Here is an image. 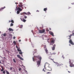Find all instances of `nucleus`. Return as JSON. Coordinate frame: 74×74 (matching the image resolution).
<instances>
[{
    "label": "nucleus",
    "mask_w": 74,
    "mask_h": 74,
    "mask_svg": "<svg viewBox=\"0 0 74 74\" xmlns=\"http://www.w3.org/2000/svg\"><path fill=\"white\" fill-rule=\"evenodd\" d=\"M21 68H20L19 69V71H21Z\"/></svg>",
    "instance_id": "4c0bfd02"
},
{
    "label": "nucleus",
    "mask_w": 74,
    "mask_h": 74,
    "mask_svg": "<svg viewBox=\"0 0 74 74\" xmlns=\"http://www.w3.org/2000/svg\"><path fill=\"white\" fill-rule=\"evenodd\" d=\"M5 8V7L4 6V7L2 8H1L0 9V11H1L2 10L4 9Z\"/></svg>",
    "instance_id": "dca6fc26"
},
{
    "label": "nucleus",
    "mask_w": 74,
    "mask_h": 74,
    "mask_svg": "<svg viewBox=\"0 0 74 74\" xmlns=\"http://www.w3.org/2000/svg\"><path fill=\"white\" fill-rule=\"evenodd\" d=\"M55 54H56V53H52V54H51V55H55Z\"/></svg>",
    "instance_id": "c85d7f7f"
},
{
    "label": "nucleus",
    "mask_w": 74,
    "mask_h": 74,
    "mask_svg": "<svg viewBox=\"0 0 74 74\" xmlns=\"http://www.w3.org/2000/svg\"><path fill=\"white\" fill-rule=\"evenodd\" d=\"M19 54H20V55H22L23 53L22 52L20 51V52H19Z\"/></svg>",
    "instance_id": "a878e982"
},
{
    "label": "nucleus",
    "mask_w": 74,
    "mask_h": 74,
    "mask_svg": "<svg viewBox=\"0 0 74 74\" xmlns=\"http://www.w3.org/2000/svg\"><path fill=\"white\" fill-rule=\"evenodd\" d=\"M51 60H53V59H52V58L50 59Z\"/></svg>",
    "instance_id": "e433bc0d"
},
{
    "label": "nucleus",
    "mask_w": 74,
    "mask_h": 74,
    "mask_svg": "<svg viewBox=\"0 0 74 74\" xmlns=\"http://www.w3.org/2000/svg\"><path fill=\"white\" fill-rule=\"evenodd\" d=\"M4 70V68H2V69L1 70V71H3V70Z\"/></svg>",
    "instance_id": "2f4dec72"
},
{
    "label": "nucleus",
    "mask_w": 74,
    "mask_h": 74,
    "mask_svg": "<svg viewBox=\"0 0 74 74\" xmlns=\"http://www.w3.org/2000/svg\"><path fill=\"white\" fill-rule=\"evenodd\" d=\"M6 36V33H5V34H3V36L4 37H5V36Z\"/></svg>",
    "instance_id": "7c9ffc66"
},
{
    "label": "nucleus",
    "mask_w": 74,
    "mask_h": 74,
    "mask_svg": "<svg viewBox=\"0 0 74 74\" xmlns=\"http://www.w3.org/2000/svg\"><path fill=\"white\" fill-rule=\"evenodd\" d=\"M18 41H19V42H21V40H18Z\"/></svg>",
    "instance_id": "37998d69"
},
{
    "label": "nucleus",
    "mask_w": 74,
    "mask_h": 74,
    "mask_svg": "<svg viewBox=\"0 0 74 74\" xmlns=\"http://www.w3.org/2000/svg\"><path fill=\"white\" fill-rule=\"evenodd\" d=\"M25 15H31V13H30L29 12H28L27 13H25Z\"/></svg>",
    "instance_id": "2eb2a0df"
},
{
    "label": "nucleus",
    "mask_w": 74,
    "mask_h": 74,
    "mask_svg": "<svg viewBox=\"0 0 74 74\" xmlns=\"http://www.w3.org/2000/svg\"><path fill=\"white\" fill-rule=\"evenodd\" d=\"M24 18L25 19H26V18H27V16H24Z\"/></svg>",
    "instance_id": "473e14b6"
},
{
    "label": "nucleus",
    "mask_w": 74,
    "mask_h": 74,
    "mask_svg": "<svg viewBox=\"0 0 74 74\" xmlns=\"http://www.w3.org/2000/svg\"><path fill=\"white\" fill-rule=\"evenodd\" d=\"M20 13V11H19L18 10L17 11V14H19Z\"/></svg>",
    "instance_id": "4be33fe9"
},
{
    "label": "nucleus",
    "mask_w": 74,
    "mask_h": 74,
    "mask_svg": "<svg viewBox=\"0 0 74 74\" xmlns=\"http://www.w3.org/2000/svg\"><path fill=\"white\" fill-rule=\"evenodd\" d=\"M55 47H56V45L54 44L53 45V46L52 47V50L53 51H54L55 50Z\"/></svg>",
    "instance_id": "9d476101"
},
{
    "label": "nucleus",
    "mask_w": 74,
    "mask_h": 74,
    "mask_svg": "<svg viewBox=\"0 0 74 74\" xmlns=\"http://www.w3.org/2000/svg\"><path fill=\"white\" fill-rule=\"evenodd\" d=\"M6 74H10L9 73V72L8 71H7L6 70Z\"/></svg>",
    "instance_id": "5701e85b"
},
{
    "label": "nucleus",
    "mask_w": 74,
    "mask_h": 74,
    "mask_svg": "<svg viewBox=\"0 0 74 74\" xmlns=\"http://www.w3.org/2000/svg\"><path fill=\"white\" fill-rule=\"evenodd\" d=\"M3 74H5V71H3Z\"/></svg>",
    "instance_id": "72a5a7b5"
},
{
    "label": "nucleus",
    "mask_w": 74,
    "mask_h": 74,
    "mask_svg": "<svg viewBox=\"0 0 74 74\" xmlns=\"http://www.w3.org/2000/svg\"><path fill=\"white\" fill-rule=\"evenodd\" d=\"M1 67L2 68V69H3L4 68L3 67V66H1Z\"/></svg>",
    "instance_id": "a19ab883"
},
{
    "label": "nucleus",
    "mask_w": 74,
    "mask_h": 74,
    "mask_svg": "<svg viewBox=\"0 0 74 74\" xmlns=\"http://www.w3.org/2000/svg\"><path fill=\"white\" fill-rule=\"evenodd\" d=\"M36 57L40 60L39 61L38 60L37 62V65H38V67H39L40 65V64L41 63V60L42 58H41V57L39 55L36 56Z\"/></svg>",
    "instance_id": "f03ea898"
},
{
    "label": "nucleus",
    "mask_w": 74,
    "mask_h": 74,
    "mask_svg": "<svg viewBox=\"0 0 74 74\" xmlns=\"http://www.w3.org/2000/svg\"><path fill=\"white\" fill-rule=\"evenodd\" d=\"M70 46H71V45H69Z\"/></svg>",
    "instance_id": "6e6d98bb"
},
{
    "label": "nucleus",
    "mask_w": 74,
    "mask_h": 74,
    "mask_svg": "<svg viewBox=\"0 0 74 74\" xmlns=\"http://www.w3.org/2000/svg\"><path fill=\"white\" fill-rule=\"evenodd\" d=\"M13 43L14 44V45H16V48L17 49H18V46H17V45H16V42H15V41H14Z\"/></svg>",
    "instance_id": "ddd939ff"
},
{
    "label": "nucleus",
    "mask_w": 74,
    "mask_h": 74,
    "mask_svg": "<svg viewBox=\"0 0 74 74\" xmlns=\"http://www.w3.org/2000/svg\"><path fill=\"white\" fill-rule=\"evenodd\" d=\"M15 3L16 4H17V3Z\"/></svg>",
    "instance_id": "5fc2aeb1"
},
{
    "label": "nucleus",
    "mask_w": 74,
    "mask_h": 74,
    "mask_svg": "<svg viewBox=\"0 0 74 74\" xmlns=\"http://www.w3.org/2000/svg\"><path fill=\"white\" fill-rule=\"evenodd\" d=\"M13 60L14 62V63H16V60H15V59H13Z\"/></svg>",
    "instance_id": "b1692460"
},
{
    "label": "nucleus",
    "mask_w": 74,
    "mask_h": 74,
    "mask_svg": "<svg viewBox=\"0 0 74 74\" xmlns=\"http://www.w3.org/2000/svg\"><path fill=\"white\" fill-rule=\"evenodd\" d=\"M73 4H74V3H73Z\"/></svg>",
    "instance_id": "4d7b16f0"
},
{
    "label": "nucleus",
    "mask_w": 74,
    "mask_h": 74,
    "mask_svg": "<svg viewBox=\"0 0 74 74\" xmlns=\"http://www.w3.org/2000/svg\"><path fill=\"white\" fill-rule=\"evenodd\" d=\"M25 13H26V12H24L23 13H21V15H25H25H26V14H25Z\"/></svg>",
    "instance_id": "412c9836"
},
{
    "label": "nucleus",
    "mask_w": 74,
    "mask_h": 74,
    "mask_svg": "<svg viewBox=\"0 0 74 74\" xmlns=\"http://www.w3.org/2000/svg\"><path fill=\"white\" fill-rule=\"evenodd\" d=\"M69 62L70 64V67H73L74 66V65L73 64V63H71V60H69Z\"/></svg>",
    "instance_id": "423d86ee"
},
{
    "label": "nucleus",
    "mask_w": 74,
    "mask_h": 74,
    "mask_svg": "<svg viewBox=\"0 0 74 74\" xmlns=\"http://www.w3.org/2000/svg\"><path fill=\"white\" fill-rule=\"evenodd\" d=\"M13 25H14V24L12 23H11L10 24V26H13Z\"/></svg>",
    "instance_id": "393cba45"
},
{
    "label": "nucleus",
    "mask_w": 74,
    "mask_h": 74,
    "mask_svg": "<svg viewBox=\"0 0 74 74\" xmlns=\"http://www.w3.org/2000/svg\"><path fill=\"white\" fill-rule=\"evenodd\" d=\"M31 32H32V33H33V31L32 30V31H31Z\"/></svg>",
    "instance_id": "09e8293b"
},
{
    "label": "nucleus",
    "mask_w": 74,
    "mask_h": 74,
    "mask_svg": "<svg viewBox=\"0 0 74 74\" xmlns=\"http://www.w3.org/2000/svg\"><path fill=\"white\" fill-rule=\"evenodd\" d=\"M9 23H10V22H11V21H9Z\"/></svg>",
    "instance_id": "c03bdc74"
},
{
    "label": "nucleus",
    "mask_w": 74,
    "mask_h": 74,
    "mask_svg": "<svg viewBox=\"0 0 74 74\" xmlns=\"http://www.w3.org/2000/svg\"><path fill=\"white\" fill-rule=\"evenodd\" d=\"M21 28H22L23 27V25H21L20 26Z\"/></svg>",
    "instance_id": "c9c22d12"
},
{
    "label": "nucleus",
    "mask_w": 74,
    "mask_h": 74,
    "mask_svg": "<svg viewBox=\"0 0 74 74\" xmlns=\"http://www.w3.org/2000/svg\"><path fill=\"white\" fill-rule=\"evenodd\" d=\"M68 72L69 73H71L70 71H68Z\"/></svg>",
    "instance_id": "49530a36"
},
{
    "label": "nucleus",
    "mask_w": 74,
    "mask_h": 74,
    "mask_svg": "<svg viewBox=\"0 0 74 74\" xmlns=\"http://www.w3.org/2000/svg\"><path fill=\"white\" fill-rule=\"evenodd\" d=\"M49 65V66H48V70H47L48 71H52V68L50 66H49V63L46 62L45 63V64L44 65V68L42 70V71H44V72H45V70H44L45 69V66H46V65Z\"/></svg>",
    "instance_id": "f257e3e1"
},
{
    "label": "nucleus",
    "mask_w": 74,
    "mask_h": 74,
    "mask_svg": "<svg viewBox=\"0 0 74 74\" xmlns=\"http://www.w3.org/2000/svg\"><path fill=\"white\" fill-rule=\"evenodd\" d=\"M2 63H1V61L0 60V64H2Z\"/></svg>",
    "instance_id": "ea45409f"
},
{
    "label": "nucleus",
    "mask_w": 74,
    "mask_h": 74,
    "mask_svg": "<svg viewBox=\"0 0 74 74\" xmlns=\"http://www.w3.org/2000/svg\"><path fill=\"white\" fill-rule=\"evenodd\" d=\"M32 59L33 61L34 62H35V59H34V57H33Z\"/></svg>",
    "instance_id": "bb28decb"
},
{
    "label": "nucleus",
    "mask_w": 74,
    "mask_h": 74,
    "mask_svg": "<svg viewBox=\"0 0 74 74\" xmlns=\"http://www.w3.org/2000/svg\"><path fill=\"white\" fill-rule=\"evenodd\" d=\"M17 9L19 10V11H22V9L20 8H17Z\"/></svg>",
    "instance_id": "a211bd4d"
},
{
    "label": "nucleus",
    "mask_w": 74,
    "mask_h": 74,
    "mask_svg": "<svg viewBox=\"0 0 74 74\" xmlns=\"http://www.w3.org/2000/svg\"><path fill=\"white\" fill-rule=\"evenodd\" d=\"M21 56L23 57V56L22 55V54H21Z\"/></svg>",
    "instance_id": "864d4df0"
},
{
    "label": "nucleus",
    "mask_w": 74,
    "mask_h": 74,
    "mask_svg": "<svg viewBox=\"0 0 74 74\" xmlns=\"http://www.w3.org/2000/svg\"><path fill=\"white\" fill-rule=\"evenodd\" d=\"M50 73H50L49 72H48L47 73V74H49Z\"/></svg>",
    "instance_id": "79ce46f5"
},
{
    "label": "nucleus",
    "mask_w": 74,
    "mask_h": 74,
    "mask_svg": "<svg viewBox=\"0 0 74 74\" xmlns=\"http://www.w3.org/2000/svg\"><path fill=\"white\" fill-rule=\"evenodd\" d=\"M54 43H55V42H54V40H52L51 41L50 44H51V45H53V44H54Z\"/></svg>",
    "instance_id": "9b49d317"
},
{
    "label": "nucleus",
    "mask_w": 74,
    "mask_h": 74,
    "mask_svg": "<svg viewBox=\"0 0 74 74\" xmlns=\"http://www.w3.org/2000/svg\"><path fill=\"white\" fill-rule=\"evenodd\" d=\"M50 34H51V35L52 36H54V35H53V33L52 32H50Z\"/></svg>",
    "instance_id": "f3484780"
},
{
    "label": "nucleus",
    "mask_w": 74,
    "mask_h": 74,
    "mask_svg": "<svg viewBox=\"0 0 74 74\" xmlns=\"http://www.w3.org/2000/svg\"><path fill=\"white\" fill-rule=\"evenodd\" d=\"M17 56L18 58H19V59H20L21 60H23V59L22 57H21L19 55H17Z\"/></svg>",
    "instance_id": "0eeeda50"
},
{
    "label": "nucleus",
    "mask_w": 74,
    "mask_h": 74,
    "mask_svg": "<svg viewBox=\"0 0 74 74\" xmlns=\"http://www.w3.org/2000/svg\"><path fill=\"white\" fill-rule=\"evenodd\" d=\"M20 49V48L18 47V48L17 49V51L18 52H21V50L19 49Z\"/></svg>",
    "instance_id": "6ab92c4d"
},
{
    "label": "nucleus",
    "mask_w": 74,
    "mask_h": 74,
    "mask_svg": "<svg viewBox=\"0 0 74 74\" xmlns=\"http://www.w3.org/2000/svg\"><path fill=\"white\" fill-rule=\"evenodd\" d=\"M49 30H51V28H49Z\"/></svg>",
    "instance_id": "3c124183"
},
{
    "label": "nucleus",
    "mask_w": 74,
    "mask_h": 74,
    "mask_svg": "<svg viewBox=\"0 0 74 74\" xmlns=\"http://www.w3.org/2000/svg\"><path fill=\"white\" fill-rule=\"evenodd\" d=\"M74 33H73L72 34H71L70 36H68V37H69V39H70V40L69 41V42L71 44H72V45H74V44L73 43V42L72 41V40H71V37L72 36V35L74 36Z\"/></svg>",
    "instance_id": "7ed1b4c3"
},
{
    "label": "nucleus",
    "mask_w": 74,
    "mask_h": 74,
    "mask_svg": "<svg viewBox=\"0 0 74 74\" xmlns=\"http://www.w3.org/2000/svg\"><path fill=\"white\" fill-rule=\"evenodd\" d=\"M36 12H39V11L38 10H37Z\"/></svg>",
    "instance_id": "de8ad7c7"
},
{
    "label": "nucleus",
    "mask_w": 74,
    "mask_h": 74,
    "mask_svg": "<svg viewBox=\"0 0 74 74\" xmlns=\"http://www.w3.org/2000/svg\"><path fill=\"white\" fill-rule=\"evenodd\" d=\"M47 8H44V11H47Z\"/></svg>",
    "instance_id": "aec40b11"
},
{
    "label": "nucleus",
    "mask_w": 74,
    "mask_h": 74,
    "mask_svg": "<svg viewBox=\"0 0 74 74\" xmlns=\"http://www.w3.org/2000/svg\"><path fill=\"white\" fill-rule=\"evenodd\" d=\"M44 48H45V51H46V53L47 54V53H48V50H47V49L46 48V45H45V47H44Z\"/></svg>",
    "instance_id": "1a4fd4ad"
},
{
    "label": "nucleus",
    "mask_w": 74,
    "mask_h": 74,
    "mask_svg": "<svg viewBox=\"0 0 74 74\" xmlns=\"http://www.w3.org/2000/svg\"><path fill=\"white\" fill-rule=\"evenodd\" d=\"M8 30L10 32H12L13 31H14V30H13V29L11 28H9L8 29Z\"/></svg>",
    "instance_id": "f8f14e48"
},
{
    "label": "nucleus",
    "mask_w": 74,
    "mask_h": 74,
    "mask_svg": "<svg viewBox=\"0 0 74 74\" xmlns=\"http://www.w3.org/2000/svg\"><path fill=\"white\" fill-rule=\"evenodd\" d=\"M8 51V53H10V51Z\"/></svg>",
    "instance_id": "603ef678"
},
{
    "label": "nucleus",
    "mask_w": 74,
    "mask_h": 74,
    "mask_svg": "<svg viewBox=\"0 0 74 74\" xmlns=\"http://www.w3.org/2000/svg\"><path fill=\"white\" fill-rule=\"evenodd\" d=\"M56 65L58 67L59 66L60 69V66H61L62 65H63V64H59L58 62L56 63Z\"/></svg>",
    "instance_id": "20e7f679"
},
{
    "label": "nucleus",
    "mask_w": 74,
    "mask_h": 74,
    "mask_svg": "<svg viewBox=\"0 0 74 74\" xmlns=\"http://www.w3.org/2000/svg\"><path fill=\"white\" fill-rule=\"evenodd\" d=\"M21 7H22V8H23L22 7V3H21L19 5V8H20Z\"/></svg>",
    "instance_id": "4468645a"
},
{
    "label": "nucleus",
    "mask_w": 74,
    "mask_h": 74,
    "mask_svg": "<svg viewBox=\"0 0 74 74\" xmlns=\"http://www.w3.org/2000/svg\"><path fill=\"white\" fill-rule=\"evenodd\" d=\"M10 36H11V37H12V35H11V34H10Z\"/></svg>",
    "instance_id": "a18cd8bd"
},
{
    "label": "nucleus",
    "mask_w": 74,
    "mask_h": 74,
    "mask_svg": "<svg viewBox=\"0 0 74 74\" xmlns=\"http://www.w3.org/2000/svg\"><path fill=\"white\" fill-rule=\"evenodd\" d=\"M10 70H12V68L11 67L10 69Z\"/></svg>",
    "instance_id": "f704fd0d"
},
{
    "label": "nucleus",
    "mask_w": 74,
    "mask_h": 74,
    "mask_svg": "<svg viewBox=\"0 0 74 74\" xmlns=\"http://www.w3.org/2000/svg\"><path fill=\"white\" fill-rule=\"evenodd\" d=\"M15 37L14 36V37H13V39H15Z\"/></svg>",
    "instance_id": "58836bf2"
},
{
    "label": "nucleus",
    "mask_w": 74,
    "mask_h": 74,
    "mask_svg": "<svg viewBox=\"0 0 74 74\" xmlns=\"http://www.w3.org/2000/svg\"><path fill=\"white\" fill-rule=\"evenodd\" d=\"M2 62V64H4V61H3V60H1Z\"/></svg>",
    "instance_id": "cd10ccee"
},
{
    "label": "nucleus",
    "mask_w": 74,
    "mask_h": 74,
    "mask_svg": "<svg viewBox=\"0 0 74 74\" xmlns=\"http://www.w3.org/2000/svg\"><path fill=\"white\" fill-rule=\"evenodd\" d=\"M11 22H12V23H14V21L13 20H12L11 21Z\"/></svg>",
    "instance_id": "c756f323"
},
{
    "label": "nucleus",
    "mask_w": 74,
    "mask_h": 74,
    "mask_svg": "<svg viewBox=\"0 0 74 74\" xmlns=\"http://www.w3.org/2000/svg\"><path fill=\"white\" fill-rule=\"evenodd\" d=\"M21 21H22V22H26V20L25 19H24V18H22V17H21L20 18Z\"/></svg>",
    "instance_id": "6e6552de"
},
{
    "label": "nucleus",
    "mask_w": 74,
    "mask_h": 74,
    "mask_svg": "<svg viewBox=\"0 0 74 74\" xmlns=\"http://www.w3.org/2000/svg\"><path fill=\"white\" fill-rule=\"evenodd\" d=\"M39 33H43L45 32V29H43L42 30H40L39 31Z\"/></svg>",
    "instance_id": "39448f33"
},
{
    "label": "nucleus",
    "mask_w": 74,
    "mask_h": 74,
    "mask_svg": "<svg viewBox=\"0 0 74 74\" xmlns=\"http://www.w3.org/2000/svg\"><path fill=\"white\" fill-rule=\"evenodd\" d=\"M36 50H37V49H34V51H36Z\"/></svg>",
    "instance_id": "8fccbe9b"
}]
</instances>
